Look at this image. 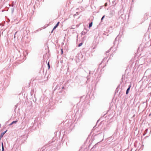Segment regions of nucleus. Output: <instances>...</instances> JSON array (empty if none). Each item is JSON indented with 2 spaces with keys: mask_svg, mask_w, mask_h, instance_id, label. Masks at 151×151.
I'll list each match as a JSON object with an SVG mask.
<instances>
[{
  "mask_svg": "<svg viewBox=\"0 0 151 151\" xmlns=\"http://www.w3.org/2000/svg\"><path fill=\"white\" fill-rule=\"evenodd\" d=\"M105 17V15H104L103 16V17H102V18H101V21H102V20H103V19Z\"/></svg>",
  "mask_w": 151,
  "mask_h": 151,
  "instance_id": "obj_7",
  "label": "nucleus"
},
{
  "mask_svg": "<svg viewBox=\"0 0 151 151\" xmlns=\"http://www.w3.org/2000/svg\"><path fill=\"white\" fill-rule=\"evenodd\" d=\"M17 121H14L12 122H13V124H14V123H16V122H17Z\"/></svg>",
  "mask_w": 151,
  "mask_h": 151,
  "instance_id": "obj_8",
  "label": "nucleus"
},
{
  "mask_svg": "<svg viewBox=\"0 0 151 151\" xmlns=\"http://www.w3.org/2000/svg\"><path fill=\"white\" fill-rule=\"evenodd\" d=\"M82 35H84V34H83V32H82Z\"/></svg>",
  "mask_w": 151,
  "mask_h": 151,
  "instance_id": "obj_12",
  "label": "nucleus"
},
{
  "mask_svg": "<svg viewBox=\"0 0 151 151\" xmlns=\"http://www.w3.org/2000/svg\"><path fill=\"white\" fill-rule=\"evenodd\" d=\"M13 124V122H12V123L11 124H10L9 125H11L12 124Z\"/></svg>",
  "mask_w": 151,
  "mask_h": 151,
  "instance_id": "obj_11",
  "label": "nucleus"
},
{
  "mask_svg": "<svg viewBox=\"0 0 151 151\" xmlns=\"http://www.w3.org/2000/svg\"><path fill=\"white\" fill-rule=\"evenodd\" d=\"M130 86H129V87L127 89V91H126V94H127L128 93L129 91V90H130Z\"/></svg>",
  "mask_w": 151,
  "mask_h": 151,
  "instance_id": "obj_2",
  "label": "nucleus"
},
{
  "mask_svg": "<svg viewBox=\"0 0 151 151\" xmlns=\"http://www.w3.org/2000/svg\"><path fill=\"white\" fill-rule=\"evenodd\" d=\"M92 22H91V23H90L89 24V27H92Z\"/></svg>",
  "mask_w": 151,
  "mask_h": 151,
  "instance_id": "obj_4",
  "label": "nucleus"
},
{
  "mask_svg": "<svg viewBox=\"0 0 151 151\" xmlns=\"http://www.w3.org/2000/svg\"><path fill=\"white\" fill-rule=\"evenodd\" d=\"M61 54H62L63 52L62 49H61Z\"/></svg>",
  "mask_w": 151,
  "mask_h": 151,
  "instance_id": "obj_10",
  "label": "nucleus"
},
{
  "mask_svg": "<svg viewBox=\"0 0 151 151\" xmlns=\"http://www.w3.org/2000/svg\"><path fill=\"white\" fill-rule=\"evenodd\" d=\"M107 6V4H106H106H105V6Z\"/></svg>",
  "mask_w": 151,
  "mask_h": 151,
  "instance_id": "obj_13",
  "label": "nucleus"
},
{
  "mask_svg": "<svg viewBox=\"0 0 151 151\" xmlns=\"http://www.w3.org/2000/svg\"><path fill=\"white\" fill-rule=\"evenodd\" d=\"M82 45V43H80L79 45H78V46L79 47H80L81 46V45Z\"/></svg>",
  "mask_w": 151,
  "mask_h": 151,
  "instance_id": "obj_6",
  "label": "nucleus"
},
{
  "mask_svg": "<svg viewBox=\"0 0 151 151\" xmlns=\"http://www.w3.org/2000/svg\"><path fill=\"white\" fill-rule=\"evenodd\" d=\"M6 131H7V130L4 132L2 133L1 134V135H0V139L2 137H3V135L6 133Z\"/></svg>",
  "mask_w": 151,
  "mask_h": 151,
  "instance_id": "obj_1",
  "label": "nucleus"
},
{
  "mask_svg": "<svg viewBox=\"0 0 151 151\" xmlns=\"http://www.w3.org/2000/svg\"><path fill=\"white\" fill-rule=\"evenodd\" d=\"M2 151H3V150H4V147H3V143L2 142Z\"/></svg>",
  "mask_w": 151,
  "mask_h": 151,
  "instance_id": "obj_5",
  "label": "nucleus"
},
{
  "mask_svg": "<svg viewBox=\"0 0 151 151\" xmlns=\"http://www.w3.org/2000/svg\"><path fill=\"white\" fill-rule=\"evenodd\" d=\"M47 65L48 67V68L49 69L50 68V66L49 63H48Z\"/></svg>",
  "mask_w": 151,
  "mask_h": 151,
  "instance_id": "obj_9",
  "label": "nucleus"
},
{
  "mask_svg": "<svg viewBox=\"0 0 151 151\" xmlns=\"http://www.w3.org/2000/svg\"><path fill=\"white\" fill-rule=\"evenodd\" d=\"M59 22H58L57 24L53 28V29H55L57 27V26H58V24H59Z\"/></svg>",
  "mask_w": 151,
  "mask_h": 151,
  "instance_id": "obj_3",
  "label": "nucleus"
}]
</instances>
